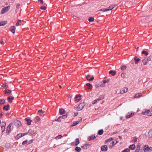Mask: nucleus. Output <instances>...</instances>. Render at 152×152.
<instances>
[{"instance_id": "1", "label": "nucleus", "mask_w": 152, "mask_h": 152, "mask_svg": "<svg viewBox=\"0 0 152 152\" xmlns=\"http://www.w3.org/2000/svg\"><path fill=\"white\" fill-rule=\"evenodd\" d=\"M142 113L144 115H146L149 116H152V110H146L145 111L142 112Z\"/></svg>"}, {"instance_id": "2", "label": "nucleus", "mask_w": 152, "mask_h": 152, "mask_svg": "<svg viewBox=\"0 0 152 152\" xmlns=\"http://www.w3.org/2000/svg\"><path fill=\"white\" fill-rule=\"evenodd\" d=\"M144 150L145 152H150L152 150V148L145 145L144 146Z\"/></svg>"}, {"instance_id": "3", "label": "nucleus", "mask_w": 152, "mask_h": 152, "mask_svg": "<svg viewBox=\"0 0 152 152\" xmlns=\"http://www.w3.org/2000/svg\"><path fill=\"white\" fill-rule=\"evenodd\" d=\"M10 7L8 6L3 8L1 12V14L5 13L6 12L8 11L10 9Z\"/></svg>"}, {"instance_id": "4", "label": "nucleus", "mask_w": 152, "mask_h": 152, "mask_svg": "<svg viewBox=\"0 0 152 152\" xmlns=\"http://www.w3.org/2000/svg\"><path fill=\"white\" fill-rule=\"evenodd\" d=\"M84 106L85 104L84 103H81L77 107V110L78 111H80L83 109Z\"/></svg>"}, {"instance_id": "5", "label": "nucleus", "mask_w": 152, "mask_h": 152, "mask_svg": "<svg viewBox=\"0 0 152 152\" xmlns=\"http://www.w3.org/2000/svg\"><path fill=\"white\" fill-rule=\"evenodd\" d=\"M6 125V123L4 122H2L1 124V126L2 132H3L5 130Z\"/></svg>"}, {"instance_id": "6", "label": "nucleus", "mask_w": 152, "mask_h": 152, "mask_svg": "<svg viewBox=\"0 0 152 152\" xmlns=\"http://www.w3.org/2000/svg\"><path fill=\"white\" fill-rule=\"evenodd\" d=\"M12 126V123H10L7 127L6 131L7 134H8L11 131V127Z\"/></svg>"}, {"instance_id": "7", "label": "nucleus", "mask_w": 152, "mask_h": 152, "mask_svg": "<svg viewBox=\"0 0 152 152\" xmlns=\"http://www.w3.org/2000/svg\"><path fill=\"white\" fill-rule=\"evenodd\" d=\"M15 125L18 128L21 125L20 122L18 120H15L14 121Z\"/></svg>"}, {"instance_id": "8", "label": "nucleus", "mask_w": 152, "mask_h": 152, "mask_svg": "<svg viewBox=\"0 0 152 152\" xmlns=\"http://www.w3.org/2000/svg\"><path fill=\"white\" fill-rule=\"evenodd\" d=\"M134 115V113H133L132 112H129L126 116V117L127 118H130L132 117Z\"/></svg>"}, {"instance_id": "9", "label": "nucleus", "mask_w": 152, "mask_h": 152, "mask_svg": "<svg viewBox=\"0 0 152 152\" xmlns=\"http://www.w3.org/2000/svg\"><path fill=\"white\" fill-rule=\"evenodd\" d=\"M102 151H107V147L106 145L102 146L101 147Z\"/></svg>"}, {"instance_id": "10", "label": "nucleus", "mask_w": 152, "mask_h": 152, "mask_svg": "<svg viewBox=\"0 0 152 152\" xmlns=\"http://www.w3.org/2000/svg\"><path fill=\"white\" fill-rule=\"evenodd\" d=\"M81 95L80 94L79 95H76L75 97V101L77 102H79L81 98Z\"/></svg>"}, {"instance_id": "11", "label": "nucleus", "mask_w": 152, "mask_h": 152, "mask_svg": "<svg viewBox=\"0 0 152 152\" xmlns=\"http://www.w3.org/2000/svg\"><path fill=\"white\" fill-rule=\"evenodd\" d=\"M128 88H124L121 91L120 93V94H122L127 92Z\"/></svg>"}, {"instance_id": "12", "label": "nucleus", "mask_w": 152, "mask_h": 152, "mask_svg": "<svg viewBox=\"0 0 152 152\" xmlns=\"http://www.w3.org/2000/svg\"><path fill=\"white\" fill-rule=\"evenodd\" d=\"M10 31L13 33H15V26H12L10 27Z\"/></svg>"}, {"instance_id": "13", "label": "nucleus", "mask_w": 152, "mask_h": 152, "mask_svg": "<svg viewBox=\"0 0 152 152\" xmlns=\"http://www.w3.org/2000/svg\"><path fill=\"white\" fill-rule=\"evenodd\" d=\"M90 145L88 144H85L82 147L83 148L85 149H87L90 146Z\"/></svg>"}, {"instance_id": "14", "label": "nucleus", "mask_w": 152, "mask_h": 152, "mask_svg": "<svg viewBox=\"0 0 152 152\" xmlns=\"http://www.w3.org/2000/svg\"><path fill=\"white\" fill-rule=\"evenodd\" d=\"M95 138V136L94 135H92L91 136H89L88 139L89 141H91Z\"/></svg>"}, {"instance_id": "15", "label": "nucleus", "mask_w": 152, "mask_h": 152, "mask_svg": "<svg viewBox=\"0 0 152 152\" xmlns=\"http://www.w3.org/2000/svg\"><path fill=\"white\" fill-rule=\"evenodd\" d=\"M90 76L89 75H87L86 76V78L87 79V80L89 81H92L93 80L94 78V77H92L90 78Z\"/></svg>"}, {"instance_id": "16", "label": "nucleus", "mask_w": 152, "mask_h": 152, "mask_svg": "<svg viewBox=\"0 0 152 152\" xmlns=\"http://www.w3.org/2000/svg\"><path fill=\"white\" fill-rule=\"evenodd\" d=\"M25 120L26 121H27V124L28 125H30L31 124V121L28 118H26L25 119Z\"/></svg>"}, {"instance_id": "17", "label": "nucleus", "mask_w": 152, "mask_h": 152, "mask_svg": "<svg viewBox=\"0 0 152 152\" xmlns=\"http://www.w3.org/2000/svg\"><path fill=\"white\" fill-rule=\"evenodd\" d=\"M115 5L114 4L110 5L109 7L107 8V11L112 10L113 8L115 7Z\"/></svg>"}, {"instance_id": "18", "label": "nucleus", "mask_w": 152, "mask_h": 152, "mask_svg": "<svg viewBox=\"0 0 152 152\" xmlns=\"http://www.w3.org/2000/svg\"><path fill=\"white\" fill-rule=\"evenodd\" d=\"M135 145L134 144L131 145L129 147V148L132 150H134L135 148Z\"/></svg>"}, {"instance_id": "19", "label": "nucleus", "mask_w": 152, "mask_h": 152, "mask_svg": "<svg viewBox=\"0 0 152 152\" xmlns=\"http://www.w3.org/2000/svg\"><path fill=\"white\" fill-rule=\"evenodd\" d=\"M9 105H7V106H4L3 108V110H5L6 111L8 110L9 109Z\"/></svg>"}, {"instance_id": "20", "label": "nucleus", "mask_w": 152, "mask_h": 152, "mask_svg": "<svg viewBox=\"0 0 152 152\" xmlns=\"http://www.w3.org/2000/svg\"><path fill=\"white\" fill-rule=\"evenodd\" d=\"M134 60L135 61V63L137 64L138 62L140 61V59L139 58H137L136 56H135L134 58Z\"/></svg>"}, {"instance_id": "21", "label": "nucleus", "mask_w": 152, "mask_h": 152, "mask_svg": "<svg viewBox=\"0 0 152 152\" xmlns=\"http://www.w3.org/2000/svg\"><path fill=\"white\" fill-rule=\"evenodd\" d=\"M142 94L141 93H137L134 96V98H139L141 96Z\"/></svg>"}, {"instance_id": "22", "label": "nucleus", "mask_w": 152, "mask_h": 152, "mask_svg": "<svg viewBox=\"0 0 152 152\" xmlns=\"http://www.w3.org/2000/svg\"><path fill=\"white\" fill-rule=\"evenodd\" d=\"M109 74H111L112 76H114L116 74V72L115 71L110 70L109 72Z\"/></svg>"}, {"instance_id": "23", "label": "nucleus", "mask_w": 152, "mask_h": 152, "mask_svg": "<svg viewBox=\"0 0 152 152\" xmlns=\"http://www.w3.org/2000/svg\"><path fill=\"white\" fill-rule=\"evenodd\" d=\"M79 143V140L78 138H76L75 140V145H77Z\"/></svg>"}, {"instance_id": "24", "label": "nucleus", "mask_w": 152, "mask_h": 152, "mask_svg": "<svg viewBox=\"0 0 152 152\" xmlns=\"http://www.w3.org/2000/svg\"><path fill=\"white\" fill-rule=\"evenodd\" d=\"M142 62L144 65H146L148 63V61L146 59V58H145L142 61Z\"/></svg>"}, {"instance_id": "25", "label": "nucleus", "mask_w": 152, "mask_h": 152, "mask_svg": "<svg viewBox=\"0 0 152 152\" xmlns=\"http://www.w3.org/2000/svg\"><path fill=\"white\" fill-rule=\"evenodd\" d=\"M104 95H100L99 96V98L97 99V100L98 101H99V100H101V99H104Z\"/></svg>"}, {"instance_id": "26", "label": "nucleus", "mask_w": 152, "mask_h": 152, "mask_svg": "<svg viewBox=\"0 0 152 152\" xmlns=\"http://www.w3.org/2000/svg\"><path fill=\"white\" fill-rule=\"evenodd\" d=\"M148 137L152 138V130L150 131L148 134Z\"/></svg>"}, {"instance_id": "27", "label": "nucleus", "mask_w": 152, "mask_h": 152, "mask_svg": "<svg viewBox=\"0 0 152 152\" xmlns=\"http://www.w3.org/2000/svg\"><path fill=\"white\" fill-rule=\"evenodd\" d=\"M7 22L6 21H4L0 22V26H3L5 25L6 23Z\"/></svg>"}, {"instance_id": "28", "label": "nucleus", "mask_w": 152, "mask_h": 152, "mask_svg": "<svg viewBox=\"0 0 152 152\" xmlns=\"http://www.w3.org/2000/svg\"><path fill=\"white\" fill-rule=\"evenodd\" d=\"M64 110L63 109H61L59 110V113L61 115L64 114Z\"/></svg>"}, {"instance_id": "29", "label": "nucleus", "mask_w": 152, "mask_h": 152, "mask_svg": "<svg viewBox=\"0 0 152 152\" xmlns=\"http://www.w3.org/2000/svg\"><path fill=\"white\" fill-rule=\"evenodd\" d=\"M86 86H87L89 89H91V88L92 87V85L89 83H87L86 84Z\"/></svg>"}, {"instance_id": "30", "label": "nucleus", "mask_w": 152, "mask_h": 152, "mask_svg": "<svg viewBox=\"0 0 152 152\" xmlns=\"http://www.w3.org/2000/svg\"><path fill=\"white\" fill-rule=\"evenodd\" d=\"M103 132L102 129L98 131V134L99 135H101L103 134Z\"/></svg>"}, {"instance_id": "31", "label": "nucleus", "mask_w": 152, "mask_h": 152, "mask_svg": "<svg viewBox=\"0 0 152 152\" xmlns=\"http://www.w3.org/2000/svg\"><path fill=\"white\" fill-rule=\"evenodd\" d=\"M113 139V138H111L106 140L105 141V143H107L108 142L111 141Z\"/></svg>"}, {"instance_id": "32", "label": "nucleus", "mask_w": 152, "mask_h": 152, "mask_svg": "<svg viewBox=\"0 0 152 152\" xmlns=\"http://www.w3.org/2000/svg\"><path fill=\"white\" fill-rule=\"evenodd\" d=\"M75 150L77 152H80V151L81 149L80 148L76 147L75 148Z\"/></svg>"}, {"instance_id": "33", "label": "nucleus", "mask_w": 152, "mask_h": 152, "mask_svg": "<svg viewBox=\"0 0 152 152\" xmlns=\"http://www.w3.org/2000/svg\"><path fill=\"white\" fill-rule=\"evenodd\" d=\"M5 102V100L4 99H0V104H3Z\"/></svg>"}, {"instance_id": "34", "label": "nucleus", "mask_w": 152, "mask_h": 152, "mask_svg": "<svg viewBox=\"0 0 152 152\" xmlns=\"http://www.w3.org/2000/svg\"><path fill=\"white\" fill-rule=\"evenodd\" d=\"M88 21L90 22H92L94 20V18L93 17H90L88 18Z\"/></svg>"}, {"instance_id": "35", "label": "nucleus", "mask_w": 152, "mask_h": 152, "mask_svg": "<svg viewBox=\"0 0 152 152\" xmlns=\"http://www.w3.org/2000/svg\"><path fill=\"white\" fill-rule=\"evenodd\" d=\"M62 137V136L61 135H59L57 136L55 138V139L57 140L58 139H61V138Z\"/></svg>"}, {"instance_id": "36", "label": "nucleus", "mask_w": 152, "mask_h": 152, "mask_svg": "<svg viewBox=\"0 0 152 152\" xmlns=\"http://www.w3.org/2000/svg\"><path fill=\"white\" fill-rule=\"evenodd\" d=\"M142 53L143 54H145V56H147L148 54V53L147 52L145 51L144 50L142 51Z\"/></svg>"}, {"instance_id": "37", "label": "nucleus", "mask_w": 152, "mask_h": 152, "mask_svg": "<svg viewBox=\"0 0 152 152\" xmlns=\"http://www.w3.org/2000/svg\"><path fill=\"white\" fill-rule=\"evenodd\" d=\"M2 86L5 88H7L8 87V86L6 85V84L5 83H3Z\"/></svg>"}, {"instance_id": "38", "label": "nucleus", "mask_w": 152, "mask_h": 152, "mask_svg": "<svg viewBox=\"0 0 152 152\" xmlns=\"http://www.w3.org/2000/svg\"><path fill=\"white\" fill-rule=\"evenodd\" d=\"M27 144H28V140H25L24 141L22 142V145H27Z\"/></svg>"}, {"instance_id": "39", "label": "nucleus", "mask_w": 152, "mask_h": 152, "mask_svg": "<svg viewBox=\"0 0 152 152\" xmlns=\"http://www.w3.org/2000/svg\"><path fill=\"white\" fill-rule=\"evenodd\" d=\"M20 4H17L16 6V10H18L20 8Z\"/></svg>"}, {"instance_id": "40", "label": "nucleus", "mask_w": 152, "mask_h": 152, "mask_svg": "<svg viewBox=\"0 0 152 152\" xmlns=\"http://www.w3.org/2000/svg\"><path fill=\"white\" fill-rule=\"evenodd\" d=\"M35 121L37 122H38L40 118L39 117L36 116L35 117Z\"/></svg>"}, {"instance_id": "41", "label": "nucleus", "mask_w": 152, "mask_h": 152, "mask_svg": "<svg viewBox=\"0 0 152 152\" xmlns=\"http://www.w3.org/2000/svg\"><path fill=\"white\" fill-rule=\"evenodd\" d=\"M78 123H79V122L78 121H76V122H75V123H73V124L72 125V126H76V125H77V124H78Z\"/></svg>"}, {"instance_id": "42", "label": "nucleus", "mask_w": 152, "mask_h": 152, "mask_svg": "<svg viewBox=\"0 0 152 152\" xmlns=\"http://www.w3.org/2000/svg\"><path fill=\"white\" fill-rule=\"evenodd\" d=\"M61 116L59 117L57 119H55V121H57L59 122H60L61 121Z\"/></svg>"}, {"instance_id": "43", "label": "nucleus", "mask_w": 152, "mask_h": 152, "mask_svg": "<svg viewBox=\"0 0 152 152\" xmlns=\"http://www.w3.org/2000/svg\"><path fill=\"white\" fill-rule=\"evenodd\" d=\"M130 150L129 148H126L124 150H123L122 152H129Z\"/></svg>"}, {"instance_id": "44", "label": "nucleus", "mask_w": 152, "mask_h": 152, "mask_svg": "<svg viewBox=\"0 0 152 152\" xmlns=\"http://www.w3.org/2000/svg\"><path fill=\"white\" fill-rule=\"evenodd\" d=\"M142 149H137L134 152H142Z\"/></svg>"}, {"instance_id": "45", "label": "nucleus", "mask_w": 152, "mask_h": 152, "mask_svg": "<svg viewBox=\"0 0 152 152\" xmlns=\"http://www.w3.org/2000/svg\"><path fill=\"white\" fill-rule=\"evenodd\" d=\"M126 69V66H122L121 68V69L122 70H125Z\"/></svg>"}, {"instance_id": "46", "label": "nucleus", "mask_w": 152, "mask_h": 152, "mask_svg": "<svg viewBox=\"0 0 152 152\" xmlns=\"http://www.w3.org/2000/svg\"><path fill=\"white\" fill-rule=\"evenodd\" d=\"M21 22V20H19L16 23V25L17 26H18L20 25V23Z\"/></svg>"}, {"instance_id": "47", "label": "nucleus", "mask_w": 152, "mask_h": 152, "mask_svg": "<svg viewBox=\"0 0 152 152\" xmlns=\"http://www.w3.org/2000/svg\"><path fill=\"white\" fill-rule=\"evenodd\" d=\"M7 99L8 100L9 102L10 103H11L12 102V100L11 99V97L10 96H9L7 97Z\"/></svg>"}, {"instance_id": "48", "label": "nucleus", "mask_w": 152, "mask_h": 152, "mask_svg": "<svg viewBox=\"0 0 152 152\" xmlns=\"http://www.w3.org/2000/svg\"><path fill=\"white\" fill-rule=\"evenodd\" d=\"M61 117V118H62L63 119H66L67 118V115H63Z\"/></svg>"}, {"instance_id": "49", "label": "nucleus", "mask_w": 152, "mask_h": 152, "mask_svg": "<svg viewBox=\"0 0 152 152\" xmlns=\"http://www.w3.org/2000/svg\"><path fill=\"white\" fill-rule=\"evenodd\" d=\"M137 138L136 137H134V139L133 141V142L135 143V142H137Z\"/></svg>"}, {"instance_id": "50", "label": "nucleus", "mask_w": 152, "mask_h": 152, "mask_svg": "<svg viewBox=\"0 0 152 152\" xmlns=\"http://www.w3.org/2000/svg\"><path fill=\"white\" fill-rule=\"evenodd\" d=\"M8 91H5V93H8L9 94H10L11 92V90H8Z\"/></svg>"}, {"instance_id": "51", "label": "nucleus", "mask_w": 152, "mask_h": 152, "mask_svg": "<svg viewBox=\"0 0 152 152\" xmlns=\"http://www.w3.org/2000/svg\"><path fill=\"white\" fill-rule=\"evenodd\" d=\"M101 10L103 12H106L107 11V9L104 8L102 9Z\"/></svg>"}, {"instance_id": "52", "label": "nucleus", "mask_w": 152, "mask_h": 152, "mask_svg": "<svg viewBox=\"0 0 152 152\" xmlns=\"http://www.w3.org/2000/svg\"><path fill=\"white\" fill-rule=\"evenodd\" d=\"M22 134H18L17 135L18 138H19L21 137H22Z\"/></svg>"}, {"instance_id": "53", "label": "nucleus", "mask_w": 152, "mask_h": 152, "mask_svg": "<svg viewBox=\"0 0 152 152\" xmlns=\"http://www.w3.org/2000/svg\"><path fill=\"white\" fill-rule=\"evenodd\" d=\"M40 9H42V10L43 9V10H45L46 9V7L45 6L41 7H40Z\"/></svg>"}, {"instance_id": "54", "label": "nucleus", "mask_w": 152, "mask_h": 152, "mask_svg": "<svg viewBox=\"0 0 152 152\" xmlns=\"http://www.w3.org/2000/svg\"><path fill=\"white\" fill-rule=\"evenodd\" d=\"M118 142H117V141H115V142L114 141H113L112 142V144L113 145H114L115 144L117 143Z\"/></svg>"}, {"instance_id": "55", "label": "nucleus", "mask_w": 152, "mask_h": 152, "mask_svg": "<svg viewBox=\"0 0 152 152\" xmlns=\"http://www.w3.org/2000/svg\"><path fill=\"white\" fill-rule=\"evenodd\" d=\"M146 59L148 62V61H149L151 60V58L150 57H149L147 58H146Z\"/></svg>"}, {"instance_id": "56", "label": "nucleus", "mask_w": 152, "mask_h": 152, "mask_svg": "<svg viewBox=\"0 0 152 152\" xmlns=\"http://www.w3.org/2000/svg\"><path fill=\"white\" fill-rule=\"evenodd\" d=\"M97 101H98L97 99L95 100L93 102L92 104H94L96 103L97 102Z\"/></svg>"}, {"instance_id": "57", "label": "nucleus", "mask_w": 152, "mask_h": 152, "mask_svg": "<svg viewBox=\"0 0 152 152\" xmlns=\"http://www.w3.org/2000/svg\"><path fill=\"white\" fill-rule=\"evenodd\" d=\"M32 142L31 140L28 141V144H27V145H29L31 144Z\"/></svg>"}, {"instance_id": "58", "label": "nucleus", "mask_w": 152, "mask_h": 152, "mask_svg": "<svg viewBox=\"0 0 152 152\" xmlns=\"http://www.w3.org/2000/svg\"><path fill=\"white\" fill-rule=\"evenodd\" d=\"M28 133H22V136H24V135H26V134H28Z\"/></svg>"}, {"instance_id": "59", "label": "nucleus", "mask_w": 152, "mask_h": 152, "mask_svg": "<svg viewBox=\"0 0 152 152\" xmlns=\"http://www.w3.org/2000/svg\"><path fill=\"white\" fill-rule=\"evenodd\" d=\"M39 1H40L41 3L42 4L43 3V0H39Z\"/></svg>"}, {"instance_id": "60", "label": "nucleus", "mask_w": 152, "mask_h": 152, "mask_svg": "<svg viewBox=\"0 0 152 152\" xmlns=\"http://www.w3.org/2000/svg\"><path fill=\"white\" fill-rule=\"evenodd\" d=\"M103 82L104 83H105L107 82V81L106 80H103Z\"/></svg>"}, {"instance_id": "61", "label": "nucleus", "mask_w": 152, "mask_h": 152, "mask_svg": "<svg viewBox=\"0 0 152 152\" xmlns=\"http://www.w3.org/2000/svg\"><path fill=\"white\" fill-rule=\"evenodd\" d=\"M99 87V86L98 84H97L95 85V87L96 88H98Z\"/></svg>"}, {"instance_id": "62", "label": "nucleus", "mask_w": 152, "mask_h": 152, "mask_svg": "<svg viewBox=\"0 0 152 152\" xmlns=\"http://www.w3.org/2000/svg\"><path fill=\"white\" fill-rule=\"evenodd\" d=\"M0 43L2 44V45H4V43L3 42V41H1L0 42Z\"/></svg>"}, {"instance_id": "63", "label": "nucleus", "mask_w": 152, "mask_h": 152, "mask_svg": "<svg viewBox=\"0 0 152 152\" xmlns=\"http://www.w3.org/2000/svg\"><path fill=\"white\" fill-rule=\"evenodd\" d=\"M42 110H39L38 111V113H42Z\"/></svg>"}, {"instance_id": "64", "label": "nucleus", "mask_w": 152, "mask_h": 152, "mask_svg": "<svg viewBox=\"0 0 152 152\" xmlns=\"http://www.w3.org/2000/svg\"><path fill=\"white\" fill-rule=\"evenodd\" d=\"M124 74H121V77H123H123H124Z\"/></svg>"}]
</instances>
